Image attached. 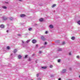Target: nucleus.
<instances>
[{"label":"nucleus","mask_w":80,"mask_h":80,"mask_svg":"<svg viewBox=\"0 0 80 80\" xmlns=\"http://www.w3.org/2000/svg\"><path fill=\"white\" fill-rule=\"evenodd\" d=\"M41 39H42V40H43L44 41V40H45V38L43 36L41 37Z\"/></svg>","instance_id":"1"},{"label":"nucleus","mask_w":80,"mask_h":80,"mask_svg":"<svg viewBox=\"0 0 80 80\" xmlns=\"http://www.w3.org/2000/svg\"><path fill=\"white\" fill-rule=\"evenodd\" d=\"M36 42H37V41H36V40H35V39L32 40V42L33 43H36Z\"/></svg>","instance_id":"2"},{"label":"nucleus","mask_w":80,"mask_h":80,"mask_svg":"<svg viewBox=\"0 0 80 80\" xmlns=\"http://www.w3.org/2000/svg\"><path fill=\"white\" fill-rule=\"evenodd\" d=\"M49 27L50 28H53V25H49Z\"/></svg>","instance_id":"3"},{"label":"nucleus","mask_w":80,"mask_h":80,"mask_svg":"<svg viewBox=\"0 0 80 80\" xmlns=\"http://www.w3.org/2000/svg\"><path fill=\"white\" fill-rule=\"evenodd\" d=\"M20 17H25V14H21L20 15Z\"/></svg>","instance_id":"4"},{"label":"nucleus","mask_w":80,"mask_h":80,"mask_svg":"<svg viewBox=\"0 0 80 80\" xmlns=\"http://www.w3.org/2000/svg\"><path fill=\"white\" fill-rule=\"evenodd\" d=\"M40 22H43V19L41 18L39 19Z\"/></svg>","instance_id":"5"},{"label":"nucleus","mask_w":80,"mask_h":80,"mask_svg":"<svg viewBox=\"0 0 80 80\" xmlns=\"http://www.w3.org/2000/svg\"><path fill=\"white\" fill-rule=\"evenodd\" d=\"M56 4H53L52 6V8H54V7H56Z\"/></svg>","instance_id":"6"},{"label":"nucleus","mask_w":80,"mask_h":80,"mask_svg":"<svg viewBox=\"0 0 80 80\" xmlns=\"http://www.w3.org/2000/svg\"><path fill=\"white\" fill-rule=\"evenodd\" d=\"M42 68H44V69H46V68H47V67H42Z\"/></svg>","instance_id":"7"},{"label":"nucleus","mask_w":80,"mask_h":80,"mask_svg":"<svg viewBox=\"0 0 80 80\" xmlns=\"http://www.w3.org/2000/svg\"><path fill=\"white\" fill-rule=\"evenodd\" d=\"M0 27H1V28H4V25H1L0 26Z\"/></svg>","instance_id":"8"},{"label":"nucleus","mask_w":80,"mask_h":80,"mask_svg":"<svg viewBox=\"0 0 80 80\" xmlns=\"http://www.w3.org/2000/svg\"><path fill=\"white\" fill-rule=\"evenodd\" d=\"M21 58H22V56H21V55H19L18 56V58H19V59H20Z\"/></svg>","instance_id":"9"},{"label":"nucleus","mask_w":80,"mask_h":80,"mask_svg":"<svg viewBox=\"0 0 80 80\" xmlns=\"http://www.w3.org/2000/svg\"><path fill=\"white\" fill-rule=\"evenodd\" d=\"M7 19V18L5 17L3 18V20H6Z\"/></svg>","instance_id":"10"},{"label":"nucleus","mask_w":80,"mask_h":80,"mask_svg":"<svg viewBox=\"0 0 80 80\" xmlns=\"http://www.w3.org/2000/svg\"><path fill=\"white\" fill-rule=\"evenodd\" d=\"M2 8H4V9H6L7 8V7H6V6H3Z\"/></svg>","instance_id":"11"},{"label":"nucleus","mask_w":80,"mask_h":80,"mask_svg":"<svg viewBox=\"0 0 80 80\" xmlns=\"http://www.w3.org/2000/svg\"><path fill=\"white\" fill-rule=\"evenodd\" d=\"M66 72V69H64L62 71V73H65V72Z\"/></svg>","instance_id":"12"},{"label":"nucleus","mask_w":80,"mask_h":80,"mask_svg":"<svg viewBox=\"0 0 80 80\" xmlns=\"http://www.w3.org/2000/svg\"><path fill=\"white\" fill-rule=\"evenodd\" d=\"M17 49H15L14 50V53H16V52H17Z\"/></svg>","instance_id":"13"},{"label":"nucleus","mask_w":80,"mask_h":80,"mask_svg":"<svg viewBox=\"0 0 80 80\" xmlns=\"http://www.w3.org/2000/svg\"><path fill=\"white\" fill-rule=\"evenodd\" d=\"M75 38V37H72L71 39H72V40H74Z\"/></svg>","instance_id":"14"},{"label":"nucleus","mask_w":80,"mask_h":80,"mask_svg":"<svg viewBox=\"0 0 80 80\" xmlns=\"http://www.w3.org/2000/svg\"><path fill=\"white\" fill-rule=\"evenodd\" d=\"M28 57V55H26L24 58H27Z\"/></svg>","instance_id":"15"},{"label":"nucleus","mask_w":80,"mask_h":80,"mask_svg":"<svg viewBox=\"0 0 80 80\" xmlns=\"http://www.w3.org/2000/svg\"><path fill=\"white\" fill-rule=\"evenodd\" d=\"M32 28H29L28 29V30H29V31H30V30H32Z\"/></svg>","instance_id":"16"},{"label":"nucleus","mask_w":80,"mask_h":80,"mask_svg":"<svg viewBox=\"0 0 80 80\" xmlns=\"http://www.w3.org/2000/svg\"><path fill=\"white\" fill-rule=\"evenodd\" d=\"M7 49H10V47L9 46H8L7 47Z\"/></svg>","instance_id":"17"},{"label":"nucleus","mask_w":80,"mask_h":80,"mask_svg":"<svg viewBox=\"0 0 80 80\" xmlns=\"http://www.w3.org/2000/svg\"><path fill=\"white\" fill-rule=\"evenodd\" d=\"M59 42L60 41H56V43H59Z\"/></svg>","instance_id":"18"},{"label":"nucleus","mask_w":80,"mask_h":80,"mask_svg":"<svg viewBox=\"0 0 80 80\" xmlns=\"http://www.w3.org/2000/svg\"><path fill=\"white\" fill-rule=\"evenodd\" d=\"M62 45H64V44H65V42H63L62 43Z\"/></svg>","instance_id":"19"},{"label":"nucleus","mask_w":80,"mask_h":80,"mask_svg":"<svg viewBox=\"0 0 80 80\" xmlns=\"http://www.w3.org/2000/svg\"><path fill=\"white\" fill-rule=\"evenodd\" d=\"M10 20H13V18L12 17L10 18Z\"/></svg>","instance_id":"20"},{"label":"nucleus","mask_w":80,"mask_h":80,"mask_svg":"<svg viewBox=\"0 0 80 80\" xmlns=\"http://www.w3.org/2000/svg\"><path fill=\"white\" fill-rule=\"evenodd\" d=\"M77 57L78 58H80V56H77Z\"/></svg>","instance_id":"21"},{"label":"nucleus","mask_w":80,"mask_h":80,"mask_svg":"<svg viewBox=\"0 0 80 80\" xmlns=\"http://www.w3.org/2000/svg\"><path fill=\"white\" fill-rule=\"evenodd\" d=\"M40 74H37V77H38L39 76V75Z\"/></svg>","instance_id":"22"},{"label":"nucleus","mask_w":80,"mask_h":80,"mask_svg":"<svg viewBox=\"0 0 80 80\" xmlns=\"http://www.w3.org/2000/svg\"><path fill=\"white\" fill-rule=\"evenodd\" d=\"M58 62H60V59H59L58 60Z\"/></svg>","instance_id":"23"},{"label":"nucleus","mask_w":80,"mask_h":80,"mask_svg":"<svg viewBox=\"0 0 80 80\" xmlns=\"http://www.w3.org/2000/svg\"><path fill=\"white\" fill-rule=\"evenodd\" d=\"M50 68H52L53 67V66L52 65H50Z\"/></svg>","instance_id":"24"},{"label":"nucleus","mask_w":80,"mask_h":80,"mask_svg":"<svg viewBox=\"0 0 80 80\" xmlns=\"http://www.w3.org/2000/svg\"><path fill=\"white\" fill-rule=\"evenodd\" d=\"M58 51H62V49H59V50H58Z\"/></svg>","instance_id":"25"},{"label":"nucleus","mask_w":80,"mask_h":80,"mask_svg":"<svg viewBox=\"0 0 80 80\" xmlns=\"http://www.w3.org/2000/svg\"><path fill=\"white\" fill-rule=\"evenodd\" d=\"M30 42V41L28 40V41H27V43H28V42Z\"/></svg>","instance_id":"26"},{"label":"nucleus","mask_w":80,"mask_h":80,"mask_svg":"<svg viewBox=\"0 0 80 80\" xmlns=\"http://www.w3.org/2000/svg\"><path fill=\"white\" fill-rule=\"evenodd\" d=\"M45 33L46 34H47V33H48V32L46 31L45 32Z\"/></svg>","instance_id":"27"},{"label":"nucleus","mask_w":80,"mask_h":80,"mask_svg":"<svg viewBox=\"0 0 80 80\" xmlns=\"http://www.w3.org/2000/svg\"><path fill=\"white\" fill-rule=\"evenodd\" d=\"M69 55H72V54L71 53V52H70L69 53Z\"/></svg>","instance_id":"28"},{"label":"nucleus","mask_w":80,"mask_h":80,"mask_svg":"<svg viewBox=\"0 0 80 80\" xmlns=\"http://www.w3.org/2000/svg\"><path fill=\"white\" fill-rule=\"evenodd\" d=\"M28 60L29 61H30V60H31V58H29Z\"/></svg>","instance_id":"29"},{"label":"nucleus","mask_w":80,"mask_h":80,"mask_svg":"<svg viewBox=\"0 0 80 80\" xmlns=\"http://www.w3.org/2000/svg\"><path fill=\"white\" fill-rule=\"evenodd\" d=\"M47 42H45V45H47Z\"/></svg>","instance_id":"30"},{"label":"nucleus","mask_w":80,"mask_h":80,"mask_svg":"<svg viewBox=\"0 0 80 80\" xmlns=\"http://www.w3.org/2000/svg\"><path fill=\"white\" fill-rule=\"evenodd\" d=\"M22 43H24V42L23 41H22Z\"/></svg>","instance_id":"31"},{"label":"nucleus","mask_w":80,"mask_h":80,"mask_svg":"<svg viewBox=\"0 0 80 80\" xmlns=\"http://www.w3.org/2000/svg\"><path fill=\"white\" fill-rule=\"evenodd\" d=\"M42 51H39V53H42Z\"/></svg>","instance_id":"32"},{"label":"nucleus","mask_w":80,"mask_h":80,"mask_svg":"<svg viewBox=\"0 0 80 80\" xmlns=\"http://www.w3.org/2000/svg\"><path fill=\"white\" fill-rule=\"evenodd\" d=\"M69 70H72V68H69Z\"/></svg>","instance_id":"33"},{"label":"nucleus","mask_w":80,"mask_h":80,"mask_svg":"<svg viewBox=\"0 0 80 80\" xmlns=\"http://www.w3.org/2000/svg\"><path fill=\"white\" fill-rule=\"evenodd\" d=\"M41 80V78H39L38 79V80Z\"/></svg>","instance_id":"34"},{"label":"nucleus","mask_w":80,"mask_h":80,"mask_svg":"<svg viewBox=\"0 0 80 80\" xmlns=\"http://www.w3.org/2000/svg\"><path fill=\"white\" fill-rule=\"evenodd\" d=\"M19 1H20V2H22V0H18Z\"/></svg>","instance_id":"35"},{"label":"nucleus","mask_w":80,"mask_h":80,"mask_svg":"<svg viewBox=\"0 0 80 80\" xmlns=\"http://www.w3.org/2000/svg\"><path fill=\"white\" fill-rule=\"evenodd\" d=\"M58 80H61V78H59L58 79Z\"/></svg>","instance_id":"36"},{"label":"nucleus","mask_w":80,"mask_h":80,"mask_svg":"<svg viewBox=\"0 0 80 80\" xmlns=\"http://www.w3.org/2000/svg\"><path fill=\"white\" fill-rule=\"evenodd\" d=\"M18 36H20V34H18Z\"/></svg>","instance_id":"37"},{"label":"nucleus","mask_w":80,"mask_h":80,"mask_svg":"<svg viewBox=\"0 0 80 80\" xmlns=\"http://www.w3.org/2000/svg\"><path fill=\"white\" fill-rule=\"evenodd\" d=\"M35 55V54H33L32 55V56H34Z\"/></svg>","instance_id":"38"},{"label":"nucleus","mask_w":80,"mask_h":80,"mask_svg":"<svg viewBox=\"0 0 80 80\" xmlns=\"http://www.w3.org/2000/svg\"><path fill=\"white\" fill-rule=\"evenodd\" d=\"M36 47H38V45H36Z\"/></svg>","instance_id":"39"},{"label":"nucleus","mask_w":80,"mask_h":80,"mask_svg":"<svg viewBox=\"0 0 80 80\" xmlns=\"http://www.w3.org/2000/svg\"><path fill=\"white\" fill-rule=\"evenodd\" d=\"M7 32H8V30H7Z\"/></svg>","instance_id":"40"},{"label":"nucleus","mask_w":80,"mask_h":80,"mask_svg":"<svg viewBox=\"0 0 80 80\" xmlns=\"http://www.w3.org/2000/svg\"><path fill=\"white\" fill-rule=\"evenodd\" d=\"M79 78H80V75L79 76Z\"/></svg>","instance_id":"41"}]
</instances>
